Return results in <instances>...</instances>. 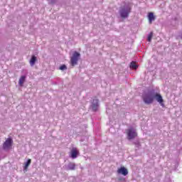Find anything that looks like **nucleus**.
<instances>
[{
    "label": "nucleus",
    "instance_id": "obj_1",
    "mask_svg": "<svg viewBox=\"0 0 182 182\" xmlns=\"http://www.w3.org/2000/svg\"><path fill=\"white\" fill-rule=\"evenodd\" d=\"M143 100L146 105H151L154 100V93L150 92L143 95Z\"/></svg>",
    "mask_w": 182,
    "mask_h": 182
},
{
    "label": "nucleus",
    "instance_id": "obj_2",
    "mask_svg": "<svg viewBox=\"0 0 182 182\" xmlns=\"http://www.w3.org/2000/svg\"><path fill=\"white\" fill-rule=\"evenodd\" d=\"M80 58V53H77V51H75L73 53V55L70 57V65L71 66H76L77 65V62H79V59Z\"/></svg>",
    "mask_w": 182,
    "mask_h": 182
},
{
    "label": "nucleus",
    "instance_id": "obj_3",
    "mask_svg": "<svg viewBox=\"0 0 182 182\" xmlns=\"http://www.w3.org/2000/svg\"><path fill=\"white\" fill-rule=\"evenodd\" d=\"M12 144H14V140L11 138H8L3 144L4 150H6V151L11 150V149H12Z\"/></svg>",
    "mask_w": 182,
    "mask_h": 182
},
{
    "label": "nucleus",
    "instance_id": "obj_4",
    "mask_svg": "<svg viewBox=\"0 0 182 182\" xmlns=\"http://www.w3.org/2000/svg\"><path fill=\"white\" fill-rule=\"evenodd\" d=\"M127 134L128 136V140H132V139L137 137V132H136L134 128H129V129H127Z\"/></svg>",
    "mask_w": 182,
    "mask_h": 182
},
{
    "label": "nucleus",
    "instance_id": "obj_5",
    "mask_svg": "<svg viewBox=\"0 0 182 182\" xmlns=\"http://www.w3.org/2000/svg\"><path fill=\"white\" fill-rule=\"evenodd\" d=\"M130 6H129L123 7L119 11V14L122 18H127V16H129V14H130Z\"/></svg>",
    "mask_w": 182,
    "mask_h": 182
},
{
    "label": "nucleus",
    "instance_id": "obj_6",
    "mask_svg": "<svg viewBox=\"0 0 182 182\" xmlns=\"http://www.w3.org/2000/svg\"><path fill=\"white\" fill-rule=\"evenodd\" d=\"M154 99L162 106V107H164V100H163V97H161V95L159 93L154 94Z\"/></svg>",
    "mask_w": 182,
    "mask_h": 182
},
{
    "label": "nucleus",
    "instance_id": "obj_7",
    "mask_svg": "<svg viewBox=\"0 0 182 182\" xmlns=\"http://www.w3.org/2000/svg\"><path fill=\"white\" fill-rule=\"evenodd\" d=\"M79 156V150L76 148H73L70 152V158L71 159H76Z\"/></svg>",
    "mask_w": 182,
    "mask_h": 182
},
{
    "label": "nucleus",
    "instance_id": "obj_8",
    "mask_svg": "<svg viewBox=\"0 0 182 182\" xmlns=\"http://www.w3.org/2000/svg\"><path fill=\"white\" fill-rule=\"evenodd\" d=\"M118 174H122V176H127L129 174V171L124 166L121 167L117 170Z\"/></svg>",
    "mask_w": 182,
    "mask_h": 182
},
{
    "label": "nucleus",
    "instance_id": "obj_9",
    "mask_svg": "<svg viewBox=\"0 0 182 182\" xmlns=\"http://www.w3.org/2000/svg\"><path fill=\"white\" fill-rule=\"evenodd\" d=\"M148 19L150 25H151V23H153V21L156 20V16H154V14H153V12L149 13Z\"/></svg>",
    "mask_w": 182,
    "mask_h": 182
},
{
    "label": "nucleus",
    "instance_id": "obj_10",
    "mask_svg": "<svg viewBox=\"0 0 182 182\" xmlns=\"http://www.w3.org/2000/svg\"><path fill=\"white\" fill-rule=\"evenodd\" d=\"M99 108V101L97 100H94L92 105V109L94 110V112H96L97 109Z\"/></svg>",
    "mask_w": 182,
    "mask_h": 182
},
{
    "label": "nucleus",
    "instance_id": "obj_11",
    "mask_svg": "<svg viewBox=\"0 0 182 182\" xmlns=\"http://www.w3.org/2000/svg\"><path fill=\"white\" fill-rule=\"evenodd\" d=\"M25 80H26V77L25 75H22L18 81L19 86H23V83H25Z\"/></svg>",
    "mask_w": 182,
    "mask_h": 182
},
{
    "label": "nucleus",
    "instance_id": "obj_12",
    "mask_svg": "<svg viewBox=\"0 0 182 182\" xmlns=\"http://www.w3.org/2000/svg\"><path fill=\"white\" fill-rule=\"evenodd\" d=\"M36 63V56L33 55V56L31 57V60H30V65H31V66H33Z\"/></svg>",
    "mask_w": 182,
    "mask_h": 182
},
{
    "label": "nucleus",
    "instance_id": "obj_13",
    "mask_svg": "<svg viewBox=\"0 0 182 182\" xmlns=\"http://www.w3.org/2000/svg\"><path fill=\"white\" fill-rule=\"evenodd\" d=\"M75 167H76V165L75 164V163L70 162L68 165V170H75Z\"/></svg>",
    "mask_w": 182,
    "mask_h": 182
},
{
    "label": "nucleus",
    "instance_id": "obj_14",
    "mask_svg": "<svg viewBox=\"0 0 182 182\" xmlns=\"http://www.w3.org/2000/svg\"><path fill=\"white\" fill-rule=\"evenodd\" d=\"M32 163V160L31 159H28L27 163L25 164L24 166V170H28V168L29 167V166H31V164Z\"/></svg>",
    "mask_w": 182,
    "mask_h": 182
},
{
    "label": "nucleus",
    "instance_id": "obj_15",
    "mask_svg": "<svg viewBox=\"0 0 182 182\" xmlns=\"http://www.w3.org/2000/svg\"><path fill=\"white\" fill-rule=\"evenodd\" d=\"M130 68L131 69H135V70L137 69L138 66H137V64H136V62L132 61L131 63Z\"/></svg>",
    "mask_w": 182,
    "mask_h": 182
},
{
    "label": "nucleus",
    "instance_id": "obj_16",
    "mask_svg": "<svg viewBox=\"0 0 182 182\" xmlns=\"http://www.w3.org/2000/svg\"><path fill=\"white\" fill-rule=\"evenodd\" d=\"M153 38V33H150L148 36V42H151V38Z\"/></svg>",
    "mask_w": 182,
    "mask_h": 182
},
{
    "label": "nucleus",
    "instance_id": "obj_17",
    "mask_svg": "<svg viewBox=\"0 0 182 182\" xmlns=\"http://www.w3.org/2000/svg\"><path fill=\"white\" fill-rule=\"evenodd\" d=\"M66 69H68V67H66L65 65H63L60 67V70H66Z\"/></svg>",
    "mask_w": 182,
    "mask_h": 182
},
{
    "label": "nucleus",
    "instance_id": "obj_18",
    "mask_svg": "<svg viewBox=\"0 0 182 182\" xmlns=\"http://www.w3.org/2000/svg\"><path fill=\"white\" fill-rule=\"evenodd\" d=\"M134 144H135V146H136V147H140V142H139V141H136V142H134Z\"/></svg>",
    "mask_w": 182,
    "mask_h": 182
},
{
    "label": "nucleus",
    "instance_id": "obj_19",
    "mask_svg": "<svg viewBox=\"0 0 182 182\" xmlns=\"http://www.w3.org/2000/svg\"><path fill=\"white\" fill-rule=\"evenodd\" d=\"M123 181H124V178H123Z\"/></svg>",
    "mask_w": 182,
    "mask_h": 182
}]
</instances>
